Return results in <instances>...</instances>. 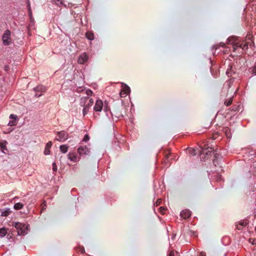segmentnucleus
<instances>
[{
	"mask_svg": "<svg viewBox=\"0 0 256 256\" xmlns=\"http://www.w3.org/2000/svg\"><path fill=\"white\" fill-rule=\"evenodd\" d=\"M252 38L251 35L248 36L246 40H244L235 36H232L227 39V41L228 44L232 46L234 52L238 51L239 54H241L248 48V46H251Z\"/></svg>",
	"mask_w": 256,
	"mask_h": 256,
	"instance_id": "f257e3e1",
	"label": "nucleus"
},
{
	"mask_svg": "<svg viewBox=\"0 0 256 256\" xmlns=\"http://www.w3.org/2000/svg\"><path fill=\"white\" fill-rule=\"evenodd\" d=\"M94 104V100L88 96L82 97L80 100V106L83 107L82 114L85 116L88 112L89 108Z\"/></svg>",
	"mask_w": 256,
	"mask_h": 256,
	"instance_id": "f03ea898",
	"label": "nucleus"
},
{
	"mask_svg": "<svg viewBox=\"0 0 256 256\" xmlns=\"http://www.w3.org/2000/svg\"><path fill=\"white\" fill-rule=\"evenodd\" d=\"M12 226L16 228L18 235H25L27 233V228L24 224L14 222L12 223Z\"/></svg>",
	"mask_w": 256,
	"mask_h": 256,
	"instance_id": "7ed1b4c3",
	"label": "nucleus"
},
{
	"mask_svg": "<svg viewBox=\"0 0 256 256\" xmlns=\"http://www.w3.org/2000/svg\"><path fill=\"white\" fill-rule=\"evenodd\" d=\"M201 150L200 155V158L202 160L209 158V156L212 155V154L214 151L213 148L211 147H208L206 148H202Z\"/></svg>",
	"mask_w": 256,
	"mask_h": 256,
	"instance_id": "20e7f679",
	"label": "nucleus"
},
{
	"mask_svg": "<svg viewBox=\"0 0 256 256\" xmlns=\"http://www.w3.org/2000/svg\"><path fill=\"white\" fill-rule=\"evenodd\" d=\"M10 34L11 32L10 30H7L4 32L2 36V40L3 44L4 46H8L10 43Z\"/></svg>",
	"mask_w": 256,
	"mask_h": 256,
	"instance_id": "39448f33",
	"label": "nucleus"
},
{
	"mask_svg": "<svg viewBox=\"0 0 256 256\" xmlns=\"http://www.w3.org/2000/svg\"><path fill=\"white\" fill-rule=\"evenodd\" d=\"M57 137L56 140L60 142L66 141L68 137V134L65 131L58 132L56 133Z\"/></svg>",
	"mask_w": 256,
	"mask_h": 256,
	"instance_id": "423d86ee",
	"label": "nucleus"
},
{
	"mask_svg": "<svg viewBox=\"0 0 256 256\" xmlns=\"http://www.w3.org/2000/svg\"><path fill=\"white\" fill-rule=\"evenodd\" d=\"M78 153L80 156L88 155L90 153V150L86 146H80L78 148Z\"/></svg>",
	"mask_w": 256,
	"mask_h": 256,
	"instance_id": "0eeeda50",
	"label": "nucleus"
},
{
	"mask_svg": "<svg viewBox=\"0 0 256 256\" xmlns=\"http://www.w3.org/2000/svg\"><path fill=\"white\" fill-rule=\"evenodd\" d=\"M34 90L36 92L35 96L39 97L42 95V93L44 92L46 90V88L43 86H38L34 88Z\"/></svg>",
	"mask_w": 256,
	"mask_h": 256,
	"instance_id": "6e6552de",
	"label": "nucleus"
},
{
	"mask_svg": "<svg viewBox=\"0 0 256 256\" xmlns=\"http://www.w3.org/2000/svg\"><path fill=\"white\" fill-rule=\"evenodd\" d=\"M104 106L103 102L100 100H96L94 108L95 112H100L102 111Z\"/></svg>",
	"mask_w": 256,
	"mask_h": 256,
	"instance_id": "1a4fd4ad",
	"label": "nucleus"
},
{
	"mask_svg": "<svg viewBox=\"0 0 256 256\" xmlns=\"http://www.w3.org/2000/svg\"><path fill=\"white\" fill-rule=\"evenodd\" d=\"M88 54L84 52L80 54L78 60V62L79 64H84L88 60Z\"/></svg>",
	"mask_w": 256,
	"mask_h": 256,
	"instance_id": "9d476101",
	"label": "nucleus"
},
{
	"mask_svg": "<svg viewBox=\"0 0 256 256\" xmlns=\"http://www.w3.org/2000/svg\"><path fill=\"white\" fill-rule=\"evenodd\" d=\"M68 158L72 162H77L80 160V156H78L76 153L70 152L68 154Z\"/></svg>",
	"mask_w": 256,
	"mask_h": 256,
	"instance_id": "9b49d317",
	"label": "nucleus"
},
{
	"mask_svg": "<svg viewBox=\"0 0 256 256\" xmlns=\"http://www.w3.org/2000/svg\"><path fill=\"white\" fill-rule=\"evenodd\" d=\"M191 216V212L188 210H184L181 212L180 216L184 219L188 218Z\"/></svg>",
	"mask_w": 256,
	"mask_h": 256,
	"instance_id": "f8f14e48",
	"label": "nucleus"
},
{
	"mask_svg": "<svg viewBox=\"0 0 256 256\" xmlns=\"http://www.w3.org/2000/svg\"><path fill=\"white\" fill-rule=\"evenodd\" d=\"M52 142H48L45 146L44 150V154L45 155H48L50 154V148L52 146Z\"/></svg>",
	"mask_w": 256,
	"mask_h": 256,
	"instance_id": "ddd939ff",
	"label": "nucleus"
},
{
	"mask_svg": "<svg viewBox=\"0 0 256 256\" xmlns=\"http://www.w3.org/2000/svg\"><path fill=\"white\" fill-rule=\"evenodd\" d=\"M247 224L248 223L246 221H240L238 224H236V228L238 230H240L244 226H246Z\"/></svg>",
	"mask_w": 256,
	"mask_h": 256,
	"instance_id": "4468645a",
	"label": "nucleus"
},
{
	"mask_svg": "<svg viewBox=\"0 0 256 256\" xmlns=\"http://www.w3.org/2000/svg\"><path fill=\"white\" fill-rule=\"evenodd\" d=\"M52 4H55L56 5L58 6H64V0H52Z\"/></svg>",
	"mask_w": 256,
	"mask_h": 256,
	"instance_id": "2eb2a0df",
	"label": "nucleus"
},
{
	"mask_svg": "<svg viewBox=\"0 0 256 256\" xmlns=\"http://www.w3.org/2000/svg\"><path fill=\"white\" fill-rule=\"evenodd\" d=\"M226 74L228 76H232V74H234V72L233 70V68L232 66H229V68H228Z\"/></svg>",
	"mask_w": 256,
	"mask_h": 256,
	"instance_id": "dca6fc26",
	"label": "nucleus"
},
{
	"mask_svg": "<svg viewBox=\"0 0 256 256\" xmlns=\"http://www.w3.org/2000/svg\"><path fill=\"white\" fill-rule=\"evenodd\" d=\"M86 36L90 40H92L94 39V34L91 32H87L86 34Z\"/></svg>",
	"mask_w": 256,
	"mask_h": 256,
	"instance_id": "f3484780",
	"label": "nucleus"
},
{
	"mask_svg": "<svg viewBox=\"0 0 256 256\" xmlns=\"http://www.w3.org/2000/svg\"><path fill=\"white\" fill-rule=\"evenodd\" d=\"M24 206L21 202H17L14 204V208L16 210H20L24 208Z\"/></svg>",
	"mask_w": 256,
	"mask_h": 256,
	"instance_id": "a211bd4d",
	"label": "nucleus"
},
{
	"mask_svg": "<svg viewBox=\"0 0 256 256\" xmlns=\"http://www.w3.org/2000/svg\"><path fill=\"white\" fill-rule=\"evenodd\" d=\"M10 212L11 211L10 209L9 208H6L5 210L2 212L1 216H7L10 214Z\"/></svg>",
	"mask_w": 256,
	"mask_h": 256,
	"instance_id": "6ab92c4d",
	"label": "nucleus"
},
{
	"mask_svg": "<svg viewBox=\"0 0 256 256\" xmlns=\"http://www.w3.org/2000/svg\"><path fill=\"white\" fill-rule=\"evenodd\" d=\"M170 154L168 153L165 155L164 159V162L166 166H168L170 162L168 160V158H170Z\"/></svg>",
	"mask_w": 256,
	"mask_h": 256,
	"instance_id": "aec40b11",
	"label": "nucleus"
},
{
	"mask_svg": "<svg viewBox=\"0 0 256 256\" xmlns=\"http://www.w3.org/2000/svg\"><path fill=\"white\" fill-rule=\"evenodd\" d=\"M7 234V230L6 228H0V237H4Z\"/></svg>",
	"mask_w": 256,
	"mask_h": 256,
	"instance_id": "412c9836",
	"label": "nucleus"
},
{
	"mask_svg": "<svg viewBox=\"0 0 256 256\" xmlns=\"http://www.w3.org/2000/svg\"><path fill=\"white\" fill-rule=\"evenodd\" d=\"M60 150L62 153H66L68 152V147L66 145H62L60 147Z\"/></svg>",
	"mask_w": 256,
	"mask_h": 256,
	"instance_id": "4be33fe9",
	"label": "nucleus"
},
{
	"mask_svg": "<svg viewBox=\"0 0 256 256\" xmlns=\"http://www.w3.org/2000/svg\"><path fill=\"white\" fill-rule=\"evenodd\" d=\"M188 152L192 155V156H196V150L194 148H187Z\"/></svg>",
	"mask_w": 256,
	"mask_h": 256,
	"instance_id": "5701e85b",
	"label": "nucleus"
},
{
	"mask_svg": "<svg viewBox=\"0 0 256 256\" xmlns=\"http://www.w3.org/2000/svg\"><path fill=\"white\" fill-rule=\"evenodd\" d=\"M6 142H0V148L1 149L2 151L4 153H6L4 150H6Z\"/></svg>",
	"mask_w": 256,
	"mask_h": 256,
	"instance_id": "b1692460",
	"label": "nucleus"
},
{
	"mask_svg": "<svg viewBox=\"0 0 256 256\" xmlns=\"http://www.w3.org/2000/svg\"><path fill=\"white\" fill-rule=\"evenodd\" d=\"M232 99H233L232 97H231V98L226 100L224 102V104L226 106H230L232 102Z\"/></svg>",
	"mask_w": 256,
	"mask_h": 256,
	"instance_id": "393cba45",
	"label": "nucleus"
},
{
	"mask_svg": "<svg viewBox=\"0 0 256 256\" xmlns=\"http://www.w3.org/2000/svg\"><path fill=\"white\" fill-rule=\"evenodd\" d=\"M122 92H126L128 94H130V88L127 85L125 84L122 90Z\"/></svg>",
	"mask_w": 256,
	"mask_h": 256,
	"instance_id": "a878e982",
	"label": "nucleus"
},
{
	"mask_svg": "<svg viewBox=\"0 0 256 256\" xmlns=\"http://www.w3.org/2000/svg\"><path fill=\"white\" fill-rule=\"evenodd\" d=\"M16 124V120H10L8 124V125L10 126H14Z\"/></svg>",
	"mask_w": 256,
	"mask_h": 256,
	"instance_id": "bb28decb",
	"label": "nucleus"
},
{
	"mask_svg": "<svg viewBox=\"0 0 256 256\" xmlns=\"http://www.w3.org/2000/svg\"><path fill=\"white\" fill-rule=\"evenodd\" d=\"M28 15H30L32 14V10L30 6V3L29 2H28Z\"/></svg>",
	"mask_w": 256,
	"mask_h": 256,
	"instance_id": "cd10ccee",
	"label": "nucleus"
},
{
	"mask_svg": "<svg viewBox=\"0 0 256 256\" xmlns=\"http://www.w3.org/2000/svg\"><path fill=\"white\" fill-rule=\"evenodd\" d=\"M128 94L126 92H122V90L120 92V97L122 98H124L126 97Z\"/></svg>",
	"mask_w": 256,
	"mask_h": 256,
	"instance_id": "c85d7f7f",
	"label": "nucleus"
},
{
	"mask_svg": "<svg viewBox=\"0 0 256 256\" xmlns=\"http://www.w3.org/2000/svg\"><path fill=\"white\" fill-rule=\"evenodd\" d=\"M18 118V116H17L15 115V114H11L10 116V118L12 120H16Z\"/></svg>",
	"mask_w": 256,
	"mask_h": 256,
	"instance_id": "c756f323",
	"label": "nucleus"
},
{
	"mask_svg": "<svg viewBox=\"0 0 256 256\" xmlns=\"http://www.w3.org/2000/svg\"><path fill=\"white\" fill-rule=\"evenodd\" d=\"M86 95L88 97V96H91L92 94V92L90 90H86Z\"/></svg>",
	"mask_w": 256,
	"mask_h": 256,
	"instance_id": "7c9ffc66",
	"label": "nucleus"
},
{
	"mask_svg": "<svg viewBox=\"0 0 256 256\" xmlns=\"http://www.w3.org/2000/svg\"><path fill=\"white\" fill-rule=\"evenodd\" d=\"M90 140V137L88 134H86L83 138L82 141L86 142Z\"/></svg>",
	"mask_w": 256,
	"mask_h": 256,
	"instance_id": "2f4dec72",
	"label": "nucleus"
},
{
	"mask_svg": "<svg viewBox=\"0 0 256 256\" xmlns=\"http://www.w3.org/2000/svg\"><path fill=\"white\" fill-rule=\"evenodd\" d=\"M52 170L54 172H56L57 170V166L55 162H53L52 164Z\"/></svg>",
	"mask_w": 256,
	"mask_h": 256,
	"instance_id": "473e14b6",
	"label": "nucleus"
},
{
	"mask_svg": "<svg viewBox=\"0 0 256 256\" xmlns=\"http://www.w3.org/2000/svg\"><path fill=\"white\" fill-rule=\"evenodd\" d=\"M249 242L251 243L252 244H256V240L252 238L249 239Z\"/></svg>",
	"mask_w": 256,
	"mask_h": 256,
	"instance_id": "72a5a7b5",
	"label": "nucleus"
},
{
	"mask_svg": "<svg viewBox=\"0 0 256 256\" xmlns=\"http://www.w3.org/2000/svg\"><path fill=\"white\" fill-rule=\"evenodd\" d=\"M162 202V199H158L156 202L157 205H160L161 204Z\"/></svg>",
	"mask_w": 256,
	"mask_h": 256,
	"instance_id": "f704fd0d",
	"label": "nucleus"
},
{
	"mask_svg": "<svg viewBox=\"0 0 256 256\" xmlns=\"http://www.w3.org/2000/svg\"><path fill=\"white\" fill-rule=\"evenodd\" d=\"M28 16H29L30 22H33L34 20V18H32V14H31V16L30 15H28Z\"/></svg>",
	"mask_w": 256,
	"mask_h": 256,
	"instance_id": "c9c22d12",
	"label": "nucleus"
},
{
	"mask_svg": "<svg viewBox=\"0 0 256 256\" xmlns=\"http://www.w3.org/2000/svg\"><path fill=\"white\" fill-rule=\"evenodd\" d=\"M168 256H174V252L172 251L170 252Z\"/></svg>",
	"mask_w": 256,
	"mask_h": 256,
	"instance_id": "e433bc0d",
	"label": "nucleus"
},
{
	"mask_svg": "<svg viewBox=\"0 0 256 256\" xmlns=\"http://www.w3.org/2000/svg\"><path fill=\"white\" fill-rule=\"evenodd\" d=\"M220 46H222L224 48L226 46V44L224 43L220 42L219 44Z\"/></svg>",
	"mask_w": 256,
	"mask_h": 256,
	"instance_id": "4c0bfd02",
	"label": "nucleus"
},
{
	"mask_svg": "<svg viewBox=\"0 0 256 256\" xmlns=\"http://www.w3.org/2000/svg\"><path fill=\"white\" fill-rule=\"evenodd\" d=\"M160 212H163L164 210H165L164 208H162V207H160Z\"/></svg>",
	"mask_w": 256,
	"mask_h": 256,
	"instance_id": "58836bf2",
	"label": "nucleus"
},
{
	"mask_svg": "<svg viewBox=\"0 0 256 256\" xmlns=\"http://www.w3.org/2000/svg\"><path fill=\"white\" fill-rule=\"evenodd\" d=\"M200 256H206V254L204 252H201Z\"/></svg>",
	"mask_w": 256,
	"mask_h": 256,
	"instance_id": "ea45409f",
	"label": "nucleus"
},
{
	"mask_svg": "<svg viewBox=\"0 0 256 256\" xmlns=\"http://www.w3.org/2000/svg\"><path fill=\"white\" fill-rule=\"evenodd\" d=\"M227 131H228V130H226V136H227V137L230 138V136H228V132H227Z\"/></svg>",
	"mask_w": 256,
	"mask_h": 256,
	"instance_id": "a19ab883",
	"label": "nucleus"
},
{
	"mask_svg": "<svg viewBox=\"0 0 256 256\" xmlns=\"http://www.w3.org/2000/svg\"><path fill=\"white\" fill-rule=\"evenodd\" d=\"M18 196H15V197L14 198V200L18 199Z\"/></svg>",
	"mask_w": 256,
	"mask_h": 256,
	"instance_id": "79ce46f5",
	"label": "nucleus"
}]
</instances>
